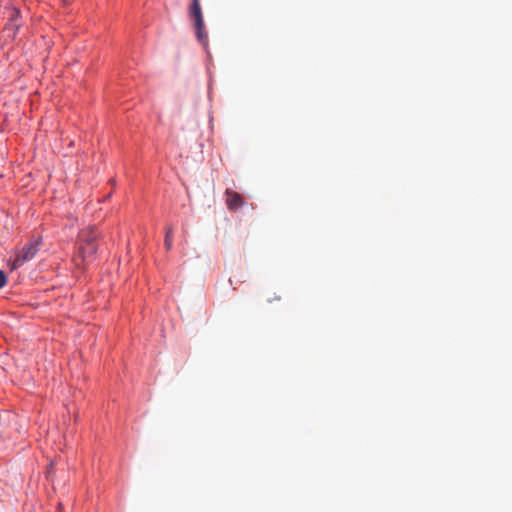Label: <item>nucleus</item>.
<instances>
[{
    "label": "nucleus",
    "mask_w": 512,
    "mask_h": 512,
    "mask_svg": "<svg viewBox=\"0 0 512 512\" xmlns=\"http://www.w3.org/2000/svg\"><path fill=\"white\" fill-rule=\"evenodd\" d=\"M42 241L36 238L28 242L15 256L11 263L12 269L21 267L25 262L32 260L38 253Z\"/></svg>",
    "instance_id": "f03ea898"
},
{
    "label": "nucleus",
    "mask_w": 512,
    "mask_h": 512,
    "mask_svg": "<svg viewBox=\"0 0 512 512\" xmlns=\"http://www.w3.org/2000/svg\"><path fill=\"white\" fill-rule=\"evenodd\" d=\"M18 15H19V11L18 10H16V9L11 10V14H10V16H11V19H10L11 23H10V27L8 29H14V28L18 27V24L16 23Z\"/></svg>",
    "instance_id": "0eeeda50"
},
{
    "label": "nucleus",
    "mask_w": 512,
    "mask_h": 512,
    "mask_svg": "<svg viewBox=\"0 0 512 512\" xmlns=\"http://www.w3.org/2000/svg\"><path fill=\"white\" fill-rule=\"evenodd\" d=\"M225 194H226V204H227L228 209L236 210L243 205V203H244L243 197L238 192L227 189Z\"/></svg>",
    "instance_id": "7ed1b4c3"
},
{
    "label": "nucleus",
    "mask_w": 512,
    "mask_h": 512,
    "mask_svg": "<svg viewBox=\"0 0 512 512\" xmlns=\"http://www.w3.org/2000/svg\"><path fill=\"white\" fill-rule=\"evenodd\" d=\"M172 235H173V228L171 226H169L166 229L165 240H164V245L167 250H170L172 247Z\"/></svg>",
    "instance_id": "423d86ee"
},
{
    "label": "nucleus",
    "mask_w": 512,
    "mask_h": 512,
    "mask_svg": "<svg viewBox=\"0 0 512 512\" xmlns=\"http://www.w3.org/2000/svg\"><path fill=\"white\" fill-rule=\"evenodd\" d=\"M194 26L197 39L201 43L205 44L207 40V33L205 32L204 20H202L201 25H199L198 22H194Z\"/></svg>",
    "instance_id": "39448f33"
},
{
    "label": "nucleus",
    "mask_w": 512,
    "mask_h": 512,
    "mask_svg": "<svg viewBox=\"0 0 512 512\" xmlns=\"http://www.w3.org/2000/svg\"><path fill=\"white\" fill-rule=\"evenodd\" d=\"M7 283L6 275L3 271L0 270V288H3Z\"/></svg>",
    "instance_id": "6e6552de"
},
{
    "label": "nucleus",
    "mask_w": 512,
    "mask_h": 512,
    "mask_svg": "<svg viewBox=\"0 0 512 512\" xmlns=\"http://www.w3.org/2000/svg\"><path fill=\"white\" fill-rule=\"evenodd\" d=\"M280 299H281V297H280V296H275V297H273V298H268V299H267V301H268L269 303H271L273 300H280Z\"/></svg>",
    "instance_id": "1a4fd4ad"
},
{
    "label": "nucleus",
    "mask_w": 512,
    "mask_h": 512,
    "mask_svg": "<svg viewBox=\"0 0 512 512\" xmlns=\"http://www.w3.org/2000/svg\"><path fill=\"white\" fill-rule=\"evenodd\" d=\"M98 233L93 227H87L80 231L78 236V254L74 261L77 266L89 263L97 252Z\"/></svg>",
    "instance_id": "f257e3e1"
},
{
    "label": "nucleus",
    "mask_w": 512,
    "mask_h": 512,
    "mask_svg": "<svg viewBox=\"0 0 512 512\" xmlns=\"http://www.w3.org/2000/svg\"><path fill=\"white\" fill-rule=\"evenodd\" d=\"M189 13L190 16L193 17L194 22H198V24L201 25V22L204 19L200 5V0H192Z\"/></svg>",
    "instance_id": "20e7f679"
}]
</instances>
